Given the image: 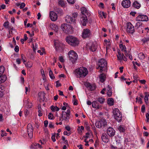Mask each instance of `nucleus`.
Here are the masks:
<instances>
[{
  "label": "nucleus",
  "instance_id": "1",
  "mask_svg": "<svg viewBox=\"0 0 149 149\" xmlns=\"http://www.w3.org/2000/svg\"><path fill=\"white\" fill-rule=\"evenodd\" d=\"M74 73L77 78H83L88 74V71L86 68L82 67L76 69Z\"/></svg>",
  "mask_w": 149,
  "mask_h": 149
},
{
  "label": "nucleus",
  "instance_id": "2",
  "mask_svg": "<svg viewBox=\"0 0 149 149\" xmlns=\"http://www.w3.org/2000/svg\"><path fill=\"white\" fill-rule=\"evenodd\" d=\"M66 40L69 45L73 47L76 46L79 44V41L78 39L72 36H67L66 38Z\"/></svg>",
  "mask_w": 149,
  "mask_h": 149
},
{
  "label": "nucleus",
  "instance_id": "3",
  "mask_svg": "<svg viewBox=\"0 0 149 149\" xmlns=\"http://www.w3.org/2000/svg\"><path fill=\"white\" fill-rule=\"evenodd\" d=\"M81 13L83 15L81 18V22L83 26H85L87 22V19L86 15L84 14L86 13H87V10L85 7H82L81 8Z\"/></svg>",
  "mask_w": 149,
  "mask_h": 149
},
{
  "label": "nucleus",
  "instance_id": "4",
  "mask_svg": "<svg viewBox=\"0 0 149 149\" xmlns=\"http://www.w3.org/2000/svg\"><path fill=\"white\" fill-rule=\"evenodd\" d=\"M61 28L63 31L67 34H71L73 32L72 27L70 25L64 24L61 25Z\"/></svg>",
  "mask_w": 149,
  "mask_h": 149
},
{
  "label": "nucleus",
  "instance_id": "5",
  "mask_svg": "<svg viewBox=\"0 0 149 149\" xmlns=\"http://www.w3.org/2000/svg\"><path fill=\"white\" fill-rule=\"evenodd\" d=\"M113 112L115 118L118 122H120L122 120V115L119 110L115 108L113 110Z\"/></svg>",
  "mask_w": 149,
  "mask_h": 149
},
{
  "label": "nucleus",
  "instance_id": "6",
  "mask_svg": "<svg viewBox=\"0 0 149 149\" xmlns=\"http://www.w3.org/2000/svg\"><path fill=\"white\" fill-rule=\"evenodd\" d=\"M68 54L70 60L73 63H74L78 58L77 54L73 50H71L68 52Z\"/></svg>",
  "mask_w": 149,
  "mask_h": 149
},
{
  "label": "nucleus",
  "instance_id": "7",
  "mask_svg": "<svg viewBox=\"0 0 149 149\" xmlns=\"http://www.w3.org/2000/svg\"><path fill=\"white\" fill-rule=\"evenodd\" d=\"M107 63L106 60L104 59H102L100 60L98 63V65L100 67V72L101 73L102 72V71L104 70L103 68H104L107 65Z\"/></svg>",
  "mask_w": 149,
  "mask_h": 149
},
{
  "label": "nucleus",
  "instance_id": "8",
  "mask_svg": "<svg viewBox=\"0 0 149 149\" xmlns=\"http://www.w3.org/2000/svg\"><path fill=\"white\" fill-rule=\"evenodd\" d=\"M27 132L29 137L32 138L33 136V128L30 124H29L27 126Z\"/></svg>",
  "mask_w": 149,
  "mask_h": 149
},
{
  "label": "nucleus",
  "instance_id": "9",
  "mask_svg": "<svg viewBox=\"0 0 149 149\" xmlns=\"http://www.w3.org/2000/svg\"><path fill=\"white\" fill-rule=\"evenodd\" d=\"M137 21H147L148 18L147 15H138L136 18Z\"/></svg>",
  "mask_w": 149,
  "mask_h": 149
},
{
  "label": "nucleus",
  "instance_id": "10",
  "mask_svg": "<svg viewBox=\"0 0 149 149\" xmlns=\"http://www.w3.org/2000/svg\"><path fill=\"white\" fill-rule=\"evenodd\" d=\"M127 32L132 34L134 32V26L130 22H128L127 24Z\"/></svg>",
  "mask_w": 149,
  "mask_h": 149
},
{
  "label": "nucleus",
  "instance_id": "11",
  "mask_svg": "<svg viewBox=\"0 0 149 149\" xmlns=\"http://www.w3.org/2000/svg\"><path fill=\"white\" fill-rule=\"evenodd\" d=\"M91 33L89 29H86L84 30L82 33V37L84 38H88L91 36Z\"/></svg>",
  "mask_w": 149,
  "mask_h": 149
},
{
  "label": "nucleus",
  "instance_id": "12",
  "mask_svg": "<svg viewBox=\"0 0 149 149\" xmlns=\"http://www.w3.org/2000/svg\"><path fill=\"white\" fill-rule=\"evenodd\" d=\"M49 17L51 20L53 21H56L58 18L57 14L53 11H51L50 12Z\"/></svg>",
  "mask_w": 149,
  "mask_h": 149
},
{
  "label": "nucleus",
  "instance_id": "13",
  "mask_svg": "<svg viewBox=\"0 0 149 149\" xmlns=\"http://www.w3.org/2000/svg\"><path fill=\"white\" fill-rule=\"evenodd\" d=\"M107 133L110 137H113L115 134V131L111 127L108 128L107 130Z\"/></svg>",
  "mask_w": 149,
  "mask_h": 149
},
{
  "label": "nucleus",
  "instance_id": "14",
  "mask_svg": "<svg viewBox=\"0 0 149 149\" xmlns=\"http://www.w3.org/2000/svg\"><path fill=\"white\" fill-rule=\"evenodd\" d=\"M70 116L66 112L63 111L62 113L61 114V116L63 120H64L65 121H68L70 118Z\"/></svg>",
  "mask_w": 149,
  "mask_h": 149
},
{
  "label": "nucleus",
  "instance_id": "15",
  "mask_svg": "<svg viewBox=\"0 0 149 149\" xmlns=\"http://www.w3.org/2000/svg\"><path fill=\"white\" fill-rule=\"evenodd\" d=\"M131 4V2L130 0H124L122 2V5L123 7L125 8L129 7Z\"/></svg>",
  "mask_w": 149,
  "mask_h": 149
},
{
  "label": "nucleus",
  "instance_id": "16",
  "mask_svg": "<svg viewBox=\"0 0 149 149\" xmlns=\"http://www.w3.org/2000/svg\"><path fill=\"white\" fill-rule=\"evenodd\" d=\"M45 94L44 92H41L38 93V97L40 100L43 101H46V99L45 97Z\"/></svg>",
  "mask_w": 149,
  "mask_h": 149
},
{
  "label": "nucleus",
  "instance_id": "17",
  "mask_svg": "<svg viewBox=\"0 0 149 149\" xmlns=\"http://www.w3.org/2000/svg\"><path fill=\"white\" fill-rule=\"evenodd\" d=\"M54 45L56 51L59 50L62 47V44L58 41H54Z\"/></svg>",
  "mask_w": 149,
  "mask_h": 149
},
{
  "label": "nucleus",
  "instance_id": "18",
  "mask_svg": "<svg viewBox=\"0 0 149 149\" xmlns=\"http://www.w3.org/2000/svg\"><path fill=\"white\" fill-rule=\"evenodd\" d=\"M101 139L103 141L104 143H107L109 141L108 136L105 133H103L102 134Z\"/></svg>",
  "mask_w": 149,
  "mask_h": 149
},
{
  "label": "nucleus",
  "instance_id": "19",
  "mask_svg": "<svg viewBox=\"0 0 149 149\" xmlns=\"http://www.w3.org/2000/svg\"><path fill=\"white\" fill-rule=\"evenodd\" d=\"M65 21L68 23L74 22L75 19H74L71 17L69 15H67L65 17Z\"/></svg>",
  "mask_w": 149,
  "mask_h": 149
},
{
  "label": "nucleus",
  "instance_id": "20",
  "mask_svg": "<svg viewBox=\"0 0 149 149\" xmlns=\"http://www.w3.org/2000/svg\"><path fill=\"white\" fill-rule=\"evenodd\" d=\"M92 106L93 108L97 109H100L101 107V106L99 105L97 101H94L93 102Z\"/></svg>",
  "mask_w": 149,
  "mask_h": 149
},
{
  "label": "nucleus",
  "instance_id": "21",
  "mask_svg": "<svg viewBox=\"0 0 149 149\" xmlns=\"http://www.w3.org/2000/svg\"><path fill=\"white\" fill-rule=\"evenodd\" d=\"M50 26V28L54 30L56 32H57L58 31V28L56 24H51Z\"/></svg>",
  "mask_w": 149,
  "mask_h": 149
},
{
  "label": "nucleus",
  "instance_id": "22",
  "mask_svg": "<svg viewBox=\"0 0 149 149\" xmlns=\"http://www.w3.org/2000/svg\"><path fill=\"white\" fill-rule=\"evenodd\" d=\"M97 48V45L96 43H93L90 48V50L93 52L96 51Z\"/></svg>",
  "mask_w": 149,
  "mask_h": 149
},
{
  "label": "nucleus",
  "instance_id": "23",
  "mask_svg": "<svg viewBox=\"0 0 149 149\" xmlns=\"http://www.w3.org/2000/svg\"><path fill=\"white\" fill-rule=\"evenodd\" d=\"M118 55L117 56L118 59L119 60L122 61L123 59V56H124V54L123 53L121 54L120 50H118Z\"/></svg>",
  "mask_w": 149,
  "mask_h": 149
},
{
  "label": "nucleus",
  "instance_id": "24",
  "mask_svg": "<svg viewBox=\"0 0 149 149\" xmlns=\"http://www.w3.org/2000/svg\"><path fill=\"white\" fill-rule=\"evenodd\" d=\"M99 78L100 81L103 83L105 80L106 76L105 74L102 73L99 76Z\"/></svg>",
  "mask_w": 149,
  "mask_h": 149
},
{
  "label": "nucleus",
  "instance_id": "25",
  "mask_svg": "<svg viewBox=\"0 0 149 149\" xmlns=\"http://www.w3.org/2000/svg\"><path fill=\"white\" fill-rule=\"evenodd\" d=\"M107 103L110 106H113L114 104V100L112 98H109L107 100Z\"/></svg>",
  "mask_w": 149,
  "mask_h": 149
},
{
  "label": "nucleus",
  "instance_id": "26",
  "mask_svg": "<svg viewBox=\"0 0 149 149\" xmlns=\"http://www.w3.org/2000/svg\"><path fill=\"white\" fill-rule=\"evenodd\" d=\"M133 6L134 8L138 9L140 7L141 5L137 1H135L133 3Z\"/></svg>",
  "mask_w": 149,
  "mask_h": 149
},
{
  "label": "nucleus",
  "instance_id": "27",
  "mask_svg": "<svg viewBox=\"0 0 149 149\" xmlns=\"http://www.w3.org/2000/svg\"><path fill=\"white\" fill-rule=\"evenodd\" d=\"M24 103L25 104H26V105L27 106L28 108H31L32 106V103L29 102L28 100H25L24 101Z\"/></svg>",
  "mask_w": 149,
  "mask_h": 149
},
{
  "label": "nucleus",
  "instance_id": "28",
  "mask_svg": "<svg viewBox=\"0 0 149 149\" xmlns=\"http://www.w3.org/2000/svg\"><path fill=\"white\" fill-rule=\"evenodd\" d=\"M55 11L58 13L59 15H61L63 14V10L60 8H58L56 9H55Z\"/></svg>",
  "mask_w": 149,
  "mask_h": 149
},
{
  "label": "nucleus",
  "instance_id": "29",
  "mask_svg": "<svg viewBox=\"0 0 149 149\" xmlns=\"http://www.w3.org/2000/svg\"><path fill=\"white\" fill-rule=\"evenodd\" d=\"M105 100L104 98L100 97L97 99V101L101 104H102L105 102Z\"/></svg>",
  "mask_w": 149,
  "mask_h": 149
},
{
  "label": "nucleus",
  "instance_id": "30",
  "mask_svg": "<svg viewBox=\"0 0 149 149\" xmlns=\"http://www.w3.org/2000/svg\"><path fill=\"white\" fill-rule=\"evenodd\" d=\"M51 110L53 111H58L59 110V108L57 106H54L53 105L50 107Z\"/></svg>",
  "mask_w": 149,
  "mask_h": 149
},
{
  "label": "nucleus",
  "instance_id": "31",
  "mask_svg": "<svg viewBox=\"0 0 149 149\" xmlns=\"http://www.w3.org/2000/svg\"><path fill=\"white\" fill-rule=\"evenodd\" d=\"M99 14L102 18H103L102 16H103L104 18H106L107 17V14L106 13L100 11L99 12Z\"/></svg>",
  "mask_w": 149,
  "mask_h": 149
},
{
  "label": "nucleus",
  "instance_id": "32",
  "mask_svg": "<svg viewBox=\"0 0 149 149\" xmlns=\"http://www.w3.org/2000/svg\"><path fill=\"white\" fill-rule=\"evenodd\" d=\"M95 124L96 127L98 128H100L102 127L100 121H97L95 123Z\"/></svg>",
  "mask_w": 149,
  "mask_h": 149
},
{
  "label": "nucleus",
  "instance_id": "33",
  "mask_svg": "<svg viewBox=\"0 0 149 149\" xmlns=\"http://www.w3.org/2000/svg\"><path fill=\"white\" fill-rule=\"evenodd\" d=\"M119 46L120 48L122 51H124L125 52L126 51V48L125 45H123L122 44H120Z\"/></svg>",
  "mask_w": 149,
  "mask_h": 149
},
{
  "label": "nucleus",
  "instance_id": "34",
  "mask_svg": "<svg viewBox=\"0 0 149 149\" xmlns=\"http://www.w3.org/2000/svg\"><path fill=\"white\" fill-rule=\"evenodd\" d=\"M138 56L140 59H144L145 58L144 54L142 53H139L138 54Z\"/></svg>",
  "mask_w": 149,
  "mask_h": 149
},
{
  "label": "nucleus",
  "instance_id": "35",
  "mask_svg": "<svg viewBox=\"0 0 149 149\" xmlns=\"http://www.w3.org/2000/svg\"><path fill=\"white\" fill-rule=\"evenodd\" d=\"M108 87L109 88V90H108V91L107 92V94L109 97H110L111 96L112 94L111 88H110L109 86H108Z\"/></svg>",
  "mask_w": 149,
  "mask_h": 149
},
{
  "label": "nucleus",
  "instance_id": "36",
  "mask_svg": "<svg viewBox=\"0 0 149 149\" xmlns=\"http://www.w3.org/2000/svg\"><path fill=\"white\" fill-rule=\"evenodd\" d=\"M85 127H86V130L88 131H89L90 130V127L89 126V124L87 122H85L84 123Z\"/></svg>",
  "mask_w": 149,
  "mask_h": 149
},
{
  "label": "nucleus",
  "instance_id": "37",
  "mask_svg": "<svg viewBox=\"0 0 149 149\" xmlns=\"http://www.w3.org/2000/svg\"><path fill=\"white\" fill-rule=\"evenodd\" d=\"M142 24V23L140 22H137L135 26V29H138L139 27Z\"/></svg>",
  "mask_w": 149,
  "mask_h": 149
},
{
  "label": "nucleus",
  "instance_id": "38",
  "mask_svg": "<svg viewBox=\"0 0 149 149\" xmlns=\"http://www.w3.org/2000/svg\"><path fill=\"white\" fill-rule=\"evenodd\" d=\"M49 75L52 79H55V77L52 71L51 70H50L49 72Z\"/></svg>",
  "mask_w": 149,
  "mask_h": 149
},
{
  "label": "nucleus",
  "instance_id": "39",
  "mask_svg": "<svg viewBox=\"0 0 149 149\" xmlns=\"http://www.w3.org/2000/svg\"><path fill=\"white\" fill-rule=\"evenodd\" d=\"M118 129L120 132H123L125 131V129L124 128L122 125L118 127Z\"/></svg>",
  "mask_w": 149,
  "mask_h": 149
},
{
  "label": "nucleus",
  "instance_id": "40",
  "mask_svg": "<svg viewBox=\"0 0 149 149\" xmlns=\"http://www.w3.org/2000/svg\"><path fill=\"white\" fill-rule=\"evenodd\" d=\"M141 41L144 43H147L149 41V38H144Z\"/></svg>",
  "mask_w": 149,
  "mask_h": 149
},
{
  "label": "nucleus",
  "instance_id": "41",
  "mask_svg": "<svg viewBox=\"0 0 149 149\" xmlns=\"http://www.w3.org/2000/svg\"><path fill=\"white\" fill-rule=\"evenodd\" d=\"M102 126H105L107 124V122L105 120H103L100 121Z\"/></svg>",
  "mask_w": 149,
  "mask_h": 149
},
{
  "label": "nucleus",
  "instance_id": "42",
  "mask_svg": "<svg viewBox=\"0 0 149 149\" xmlns=\"http://www.w3.org/2000/svg\"><path fill=\"white\" fill-rule=\"evenodd\" d=\"M90 87L89 89L91 91H93L96 88V86L95 85H89Z\"/></svg>",
  "mask_w": 149,
  "mask_h": 149
},
{
  "label": "nucleus",
  "instance_id": "43",
  "mask_svg": "<svg viewBox=\"0 0 149 149\" xmlns=\"http://www.w3.org/2000/svg\"><path fill=\"white\" fill-rule=\"evenodd\" d=\"M4 71V68L3 66L0 67V74L2 75Z\"/></svg>",
  "mask_w": 149,
  "mask_h": 149
},
{
  "label": "nucleus",
  "instance_id": "44",
  "mask_svg": "<svg viewBox=\"0 0 149 149\" xmlns=\"http://www.w3.org/2000/svg\"><path fill=\"white\" fill-rule=\"evenodd\" d=\"M38 116H42V113H41L42 112L41 110V107H38Z\"/></svg>",
  "mask_w": 149,
  "mask_h": 149
},
{
  "label": "nucleus",
  "instance_id": "45",
  "mask_svg": "<svg viewBox=\"0 0 149 149\" xmlns=\"http://www.w3.org/2000/svg\"><path fill=\"white\" fill-rule=\"evenodd\" d=\"M58 4L61 6H63L65 5L64 1L63 0H60L58 2Z\"/></svg>",
  "mask_w": 149,
  "mask_h": 149
},
{
  "label": "nucleus",
  "instance_id": "46",
  "mask_svg": "<svg viewBox=\"0 0 149 149\" xmlns=\"http://www.w3.org/2000/svg\"><path fill=\"white\" fill-rule=\"evenodd\" d=\"M1 136L2 137H3L4 136H6L7 135V133L3 130H2L1 131Z\"/></svg>",
  "mask_w": 149,
  "mask_h": 149
},
{
  "label": "nucleus",
  "instance_id": "47",
  "mask_svg": "<svg viewBox=\"0 0 149 149\" xmlns=\"http://www.w3.org/2000/svg\"><path fill=\"white\" fill-rule=\"evenodd\" d=\"M144 100L146 104H147L148 103V98L147 95H145Z\"/></svg>",
  "mask_w": 149,
  "mask_h": 149
},
{
  "label": "nucleus",
  "instance_id": "48",
  "mask_svg": "<svg viewBox=\"0 0 149 149\" xmlns=\"http://www.w3.org/2000/svg\"><path fill=\"white\" fill-rule=\"evenodd\" d=\"M48 118L50 119H53L54 116L52 113H50L48 115Z\"/></svg>",
  "mask_w": 149,
  "mask_h": 149
},
{
  "label": "nucleus",
  "instance_id": "49",
  "mask_svg": "<svg viewBox=\"0 0 149 149\" xmlns=\"http://www.w3.org/2000/svg\"><path fill=\"white\" fill-rule=\"evenodd\" d=\"M78 15V13H74L72 15V17L74 19H75V18H76Z\"/></svg>",
  "mask_w": 149,
  "mask_h": 149
},
{
  "label": "nucleus",
  "instance_id": "50",
  "mask_svg": "<svg viewBox=\"0 0 149 149\" xmlns=\"http://www.w3.org/2000/svg\"><path fill=\"white\" fill-rule=\"evenodd\" d=\"M56 87H58L59 86H61V84L59 82V81H57L56 82Z\"/></svg>",
  "mask_w": 149,
  "mask_h": 149
},
{
  "label": "nucleus",
  "instance_id": "51",
  "mask_svg": "<svg viewBox=\"0 0 149 149\" xmlns=\"http://www.w3.org/2000/svg\"><path fill=\"white\" fill-rule=\"evenodd\" d=\"M145 107L144 105H143L141 108V111L142 113H144L145 112Z\"/></svg>",
  "mask_w": 149,
  "mask_h": 149
},
{
  "label": "nucleus",
  "instance_id": "52",
  "mask_svg": "<svg viewBox=\"0 0 149 149\" xmlns=\"http://www.w3.org/2000/svg\"><path fill=\"white\" fill-rule=\"evenodd\" d=\"M69 3L71 4H73L74 3V0H67Z\"/></svg>",
  "mask_w": 149,
  "mask_h": 149
},
{
  "label": "nucleus",
  "instance_id": "53",
  "mask_svg": "<svg viewBox=\"0 0 149 149\" xmlns=\"http://www.w3.org/2000/svg\"><path fill=\"white\" fill-rule=\"evenodd\" d=\"M14 50L15 52H17L19 51V47L17 45L15 46V47L14 49Z\"/></svg>",
  "mask_w": 149,
  "mask_h": 149
},
{
  "label": "nucleus",
  "instance_id": "54",
  "mask_svg": "<svg viewBox=\"0 0 149 149\" xmlns=\"http://www.w3.org/2000/svg\"><path fill=\"white\" fill-rule=\"evenodd\" d=\"M49 127L50 128H53L54 127V125L52 123V122H49Z\"/></svg>",
  "mask_w": 149,
  "mask_h": 149
},
{
  "label": "nucleus",
  "instance_id": "55",
  "mask_svg": "<svg viewBox=\"0 0 149 149\" xmlns=\"http://www.w3.org/2000/svg\"><path fill=\"white\" fill-rule=\"evenodd\" d=\"M25 6V4L24 3H22L21 6H20V9H22Z\"/></svg>",
  "mask_w": 149,
  "mask_h": 149
},
{
  "label": "nucleus",
  "instance_id": "56",
  "mask_svg": "<svg viewBox=\"0 0 149 149\" xmlns=\"http://www.w3.org/2000/svg\"><path fill=\"white\" fill-rule=\"evenodd\" d=\"M5 87L1 85H0V91H2L4 90Z\"/></svg>",
  "mask_w": 149,
  "mask_h": 149
},
{
  "label": "nucleus",
  "instance_id": "57",
  "mask_svg": "<svg viewBox=\"0 0 149 149\" xmlns=\"http://www.w3.org/2000/svg\"><path fill=\"white\" fill-rule=\"evenodd\" d=\"M59 60L60 62H64V59L62 56H60L59 57Z\"/></svg>",
  "mask_w": 149,
  "mask_h": 149
},
{
  "label": "nucleus",
  "instance_id": "58",
  "mask_svg": "<svg viewBox=\"0 0 149 149\" xmlns=\"http://www.w3.org/2000/svg\"><path fill=\"white\" fill-rule=\"evenodd\" d=\"M48 121L47 120H45L44 122V126L45 127H47L48 124Z\"/></svg>",
  "mask_w": 149,
  "mask_h": 149
},
{
  "label": "nucleus",
  "instance_id": "59",
  "mask_svg": "<svg viewBox=\"0 0 149 149\" xmlns=\"http://www.w3.org/2000/svg\"><path fill=\"white\" fill-rule=\"evenodd\" d=\"M34 145L36 147V148H41V145L38 143H35Z\"/></svg>",
  "mask_w": 149,
  "mask_h": 149
},
{
  "label": "nucleus",
  "instance_id": "60",
  "mask_svg": "<svg viewBox=\"0 0 149 149\" xmlns=\"http://www.w3.org/2000/svg\"><path fill=\"white\" fill-rule=\"evenodd\" d=\"M116 144L117 145L119 146V145H120L121 142L120 140H116Z\"/></svg>",
  "mask_w": 149,
  "mask_h": 149
},
{
  "label": "nucleus",
  "instance_id": "61",
  "mask_svg": "<svg viewBox=\"0 0 149 149\" xmlns=\"http://www.w3.org/2000/svg\"><path fill=\"white\" fill-rule=\"evenodd\" d=\"M139 81L141 84H145L146 82V80H140Z\"/></svg>",
  "mask_w": 149,
  "mask_h": 149
},
{
  "label": "nucleus",
  "instance_id": "62",
  "mask_svg": "<svg viewBox=\"0 0 149 149\" xmlns=\"http://www.w3.org/2000/svg\"><path fill=\"white\" fill-rule=\"evenodd\" d=\"M138 102L141 104H142L143 102L142 101V100L140 97H139Z\"/></svg>",
  "mask_w": 149,
  "mask_h": 149
},
{
  "label": "nucleus",
  "instance_id": "63",
  "mask_svg": "<svg viewBox=\"0 0 149 149\" xmlns=\"http://www.w3.org/2000/svg\"><path fill=\"white\" fill-rule=\"evenodd\" d=\"M65 129L66 130H67V131H70V127L68 126H66L65 127Z\"/></svg>",
  "mask_w": 149,
  "mask_h": 149
},
{
  "label": "nucleus",
  "instance_id": "64",
  "mask_svg": "<svg viewBox=\"0 0 149 149\" xmlns=\"http://www.w3.org/2000/svg\"><path fill=\"white\" fill-rule=\"evenodd\" d=\"M82 146H83L81 144H80L77 146V147L79 148V149H83V148L82 147Z\"/></svg>",
  "mask_w": 149,
  "mask_h": 149
}]
</instances>
